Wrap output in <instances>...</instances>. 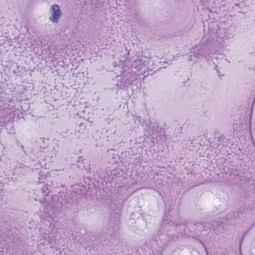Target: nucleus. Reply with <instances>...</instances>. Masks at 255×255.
<instances>
[{"instance_id": "obj_1", "label": "nucleus", "mask_w": 255, "mask_h": 255, "mask_svg": "<svg viewBox=\"0 0 255 255\" xmlns=\"http://www.w3.org/2000/svg\"><path fill=\"white\" fill-rule=\"evenodd\" d=\"M49 13V20L54 23H57L62 16V12L59 6L56 4L51 5Z\"/></svg>"}]
</instances>
